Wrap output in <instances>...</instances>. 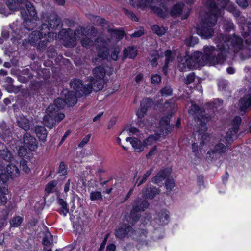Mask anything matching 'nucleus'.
Here are the masks:
<instances>
[{
  "instance_id": "obj_44",
  "label": "nucleus",
  "mask_w": 251,
  "mask_h": 251,
  "mask_svg": "<svg viewBox=\"0 0 251 251\" xmlns=\"http://www.w3.org/2000/svg\"><path fill=\"white\" fill-rule=\"evenodd\" d=\"M151 56L153 58L151 60V64L152 67H156L158 65V58L159 57V53L158 51L154 50L151 54Z\"/></svg>"
},
{
  "instance_id": "obj_14",
  "label": "nucleus",
  "mask_w": 251,
  "mask_h": 251,
  "mask_svg": "<svg viewBox=\"0 0 251 251\" xmlns=\"http://www.w3.org/2000/svg\"><path fill=\"white\" fill-rule=\"evenodd\" d=\"M22 16L24 20V25L26 29L28 31L33 30L37 26V24L35 19L29 18L25 10L21 11Z\"/></svg>"
},
{
  "instance_id": "obj_40",
  "label": "nucleus",
  "mask_w": 251,
  "mask_h": 251,
  "mask_svg": "<svg viewBox=\"0 0 251 251\" xmlns=\"http://www.w3.org/2000/svg\"><path fill=\"white\" fill-rule=\"evenodd\" d=\"M98 53L100 58L106 59L109 55V50L106 47L103 46L99 49Z\"/></svg>"
},
{
  "instance_id": "obj_13",
  "label": "nucleus",
  "mask_w": 251,
  "mask_h": 251,
  "mask_svg": "<svg viewBox=\"0 0 251 251\" xmlns=\"http://www.w3.org/2000/svg\"><path fill=\"white\" fill-rule=\"evenodd\" d=\"M71 88H72V87ZM74 90L75 91L69 90L64 93V100L67 102V105L69 107L73 106L76 103L77 97L80 98L82 97L79 96L78 92L75 88H74Z\"/></svg>"
},
{
  "instance_id": "obj_45",
  "label": "nucleus",
  "mask_w": 251,
  "mask_h": 251,
  "mask_svg": "<svg viewBox=\"0 0 251 251\" xmlns=\"http://www.w3.org/2000/svg\"><path fill=\"white\" fill-rule=\"evenodd\" d=\"M151 29L154 33L159 36H161L165 33V31L157 25H153L151 27Z\"/></svg>"
},
{
  "instance_id": "obj_64",
  "label": "nucleus",
  "mask_w": 251,
  "mask_h": 251,
  "mask_svg": "<svg viewBox=\"0 0 251 251\" xmlns=\"http://www.w3.org/2000/svg\"><path fill=\"white\" fill-rule=\"evenodd\" d=\"M157 148L156 146H154L146 154V157L147 159H149L153 155H155L157 152Z\"/></svg>"
},
{
  "instance_id": "obj_8",
  "label": "nucleus",
  "mask_w": 251,
  "mask_h": 251,
  "mask_svg": "<svg viewBox=\"0 0 251 251\" xmlns=\"http://www.w3.org/2000/svg\"><path fill=\"white\" fill-rule=\"evenodd\" d=\"M133 226L129 224L123 223L120 226H117L115 229L114 234L116 238L124 239L128 237L130 233H133Z\"/></svg>"
},
{
  "instance_id": "obj_61",
  "label": "nucleus",
  "mask_w": 251,
  "mask_h": 251,
  "mask_svg": "<svg viewBox=\"0 0 251 251\" xmlns=\"http://www.w3.org/2000/svg\"><path fill=\"white\" fill-rule=\"evenodd\" d=\"M234 28V25L231 22L227 21L225 24V30L227 32H229Z\"/></svg>"
},
{
  "instance_id": "obj_60",
  "label": "nucleus",
  "mask_w": 251,
  "mask_h": 251,
  "mask_svg": "<svg viewBox=\"0 0 251 251\" xmlns=\"http://www.w3.org/2000/svg\"><path fill=\"white\" fill-rule=\"evenodd\" d=\"M30 68L32 71L35 72L37 74L38 72H40V71L41 70V65L38 62H34L33 63L31 64Z\"/></svg>"
},
{
  "instance_id": "obj_15",
  "label": "nucleus",
  "mask_w": 251,
  "mask_h": 251,
  "mask_svg": "<svg viewBox=\"0 0 251 251\" xmlns=\"http://www.w3.org/2000/svg\"><path fill=\"white\" fill-rule=\"evenodd\" d=\"M66 105L67 102L64 99L57 98L54 100V103L50 105L48 108L50 110H52L56 113H62L60 110L63 109Z\"/></svg>"
},
{
  "instance_id": "obj_3",
  "label": "nucleus",
  "mask_w": 251,
  "mask_h": 251,
  "mask_svg": "<svg viewBox=\"0 0 251 251\" xmlns=\"http://www.w3.org/2000/svg\"><path fill=\"white\" fill-rule=\"evenodd\" d=\"M92 73L93 76L91 77L90 83L84 85L82 80L77 78L71 81V87L75 88L78 92L79 96L88 95L93 90L97 92L103 89L106 74L105 68L102 66H98L93 69Z\"/></svg>"
},
{
  "instance_id": "obj_43",
  "label": "nucleus",
  "mask_w": 251,
  "mask_h": 251,
  "mask_svg": "<svg viewBox=\"0 0 251 251\" xmlns=\"http://www.w3.org/2000/svg\"><path fill=\"white\" fill-rule=\"evenodd\" d=\"M20 0H7L6 4L9 9L11 10H16L20 4Z\"/></svg>"
},
{
  "instance_id": "obj_56",
  "label": "nucleus",
  "mask_w": 251,
  "mask_h": 251,
  "mask_svg": "<svg viewBox=\"0 0 251 251\" xmlns=\"http://www.w3.org/2000/svg\"><path fill=\"white\" fill-rule=\"evenodd\" d=\"M165 62L170 63L173 60L174 57L172 55V52L171 50L167 49L165 52Z\"/></svg>"
},
{
  "instance_id": "obj_24",
  "label": "nucleus",
  "mask_w": 251,
  "mask_h": 251,
  "mask_svg": "<svg viewBox=\"0 0 251 251\" xmlns=\"http://www.w3.org/2000/svg\"><path fill=\"white\" fill-rule=\"evenodd\" d=\"M184 4L182 2H177L174 4L171 9L170 15L173 17H177L182 13Z\"/></svg>"
},
{
  "instance_id": "obj_47",
  "label": "nucleus",
  "mask_w": 251,
  "mask_h": 251,
  "mask_svg": "<svg viewBox=\"0 0 251 251\" xmlns=\"http://www.w3.org/2000/svg\"><path fill=\"white\" fill-rule=\"evenodd\" d=\"M241 118L239 116H236L234 117L232 122V126L235 130H239L240 126L241 123Z\"/></svg>"
},
{
  "instance_id": "obj_52",
  "label": "nucleus",
  "mask_w": 251,
  "mask_h": 251,
  "mask_svg": "<svg viewBox=\"0 0 251 251\" xmlns=\"http://www.w3.org/2000/svg\"><path fill=\"white\" fill-rule=\"evenodd\" d=\"M196 75L194 72H191L187 75L185 80V83L189 85L193 83L195 79Z\"/></svg>"
},
{
  "instance_id": "obj_1",
  "label": "nucleus",
  "mask_w": 251,
  "mask_h": 251,
  "mask_svg": "<svg viewBox=\"0 0 251 251\" xmlns=\"http://www.w3.org/2000/svg\"><path fill=\"white\" fill-rule=\"evenodd\" d=\"M231 46L235 50H240L243 47V39L239 36L233 34L227 40H220L217 48L213 46H204L203 53L195 51L190 54L186 51L183 56L178 58L177 66L181 72L197 69L204 66L208 63L212 65L223 64L227 58Z\"/></svg>"
},
{
  "instance_id": "obj_18",
  "label": "nucleus",
  "mask_w": 251,
  "mask_h": 251,
  "mask_svg": "<svg viewBox=\"0 0 251 251\" xmlns=\"http://www.w3.org/2000/svg\"><path fill=\"white\" fill-rule=\"evenodd\" d=\"M205 110L200 111L197 117L198 121L200 122L198 126H201V130H202V128L204 130L207 129L206 124L211 120V116L209 115H204Z\"/></svg>"
},
{
  "instance_id": "obj_35",
  "label": "nucleus",
  "mask_w": 251,
  "mask_h": 251,
  "mask_svg": "<svg viewBox=\"0 0 251 251\" xmlns=\"http://www.w3.org/2000/svg\"><path fill=\"white\" fill-rule=\"evenodd\" d=\"M159 137L155 135H151L143 140V144L145 147L151 146L158 140Z\"/></svg>"
},
{
  "instance_id": "obj_11",
  "label": "nucleus",
  "mask_w": 251,
  "mask_h": 251,
  "mask_svg": "<svg viewBox=\"0 0 251 251\" xmlns=\"http://www.w3.org/2000/svg\"><path fill=\"white\" fill-rule=\"evenodd\" d=\"M160 190L158 188L153 186L150 184H147L143 189L142 196L146 199H153Z\"/></svg>"
},
{
  "instance_id": "obj_34",
  "label": "nucleus",
  "mask_w": 251,
  "mask_h": 251,
  "mask_svg": "<svg viewBox=\"0 0 251 251\" xmlns=\"http://www.w3.org/2000/svg\"><path fill=\"white\" fill-rule=\"evenodd\" d=\"M23 222V217L20 216H16L10 219L9 223L11 227H18L22 224Z\"/></svg>"
},
{
  "instance_id": "obj_26",
  "label": "nucleus",
  "mask_w": 251,
  "mask_h": 251,
  "mask_svg": "<svg viewBox=\"0 0 251 251\" xmlns=\"http://www.w3.org/2000/svg\"><path fill=\"white\" fill-rule=\"evenodd\" d=\"M45 37L39 30H33L29 36V42L32 46H36L40 40Z\"/></svg>"
},
{
  "instance_id": "obj_62",
  "label": "nucleus",
  "mask_w": 251,
  "mask_h": 251,
  "mask_svg": "<svg viewBox=\"0 0 251 251\" xmlns=\"http://www.w3.org/2000/svg\"><path fill=\"white\" fill-rule=\"evenodd\" d=\"M6 91L9 93H15L18 92V88L13 84H6L5 86Z\"/></svg>"
},
{
  "instance_id": "obj_27",
  "label": "nucleus",
  "mask_w": 251,
  "mask_h": 251,
  "mask_svg": "<svg viewBox=\"0 0 251 251\" xmlns=\"http://www.w3.org/2000/svg\"><path fill=\"white\" fill-rule=\"evenodd\" d=\"M123 53L124 57L134 59L137 56L138 51L134 46H130L125 48Z\"/></svg>"
},
{
  "instance_id": "obj_36",
  "label": "nucleus",
  "mask_w": 251,
  "mask_h": 251,
  "mask_svg": "<svg viewBox=\"0 0 251 251\" xmlns=\"http://www.w3.org/2000/svg\"><path fill=\"white\" fill-rule=\"evenodd\" d=\"M43 38H44V39L40 40L36 45L37 46V48L40 50H42L46 49V48L47 47L48 43L50 42L51 40V36H50V37L46 36L45 37H43Z\"/></svg>"
},
{
  "instance_id": "obj_10",
  "label": "nucleus",
  "mask_w": 251,
  "mask_h": 251,
  "mask_svg": "<svg viewBox=\"0 0 251 251\" xmlns=\"http://www.w3.org/2000/svg\"><path fill=\"white\" fill-rule=\"evenodd\" d=\"M226 146L222 143L216 144L213 149H210L207 152V158L210 160L216 158V155H222L226 151Z\"/></svg>"
},
{
  "instance_id": "obj_9",
  "label": "nucleus",
  "mask_w": 251,
  "mask_h": 251,
  "mask_svg": "<svg viewBox=\"0 0 251 251\" xmlns=\"http://www.w3.org/2000/svg\"><path fill=\"white\" fill-rule=\"evenodd\" d=\"M172 169L168 167L162 168L159 170L156 175L151 179V182L158 186H161L164 180L169 177L171 175Z\"/></svg>"
},
{
  "instance_id": "obj_42",
  "label": "nucleus",
  "mask_w": 251,
  "mask_h": 251,
  "mask_svg": "<svg viewBox=\"0 0 251 251\" xmlns=\"http://www.w3.org/2000/svg\"><path fill=\"white\" fill-rule=\"evenodd\" d=\"M31 151L27 147L25 146L20 147L18 150V155L21 157L27 158L28 157L29 152Z\"/></svg>"
},
{
  "instance_id": "obj_6",
  "label": "nucleus",
  "mask_w": 251,
  "mask_h": 251,
  "mask_svg": "<svg viewBox=\"0 0 251 251\" xmlns=\"http://www.w3.org/2000/svg\"><path fill=\"white\" fill-rule=\"evenodd\" d=\"M84 28L82 26L76 28L74 32L68 28L62 29L59 32L60 39L62 40L63 45L66 47H74L76 45V34L84 35Z\"/></svg>"
},
{
  "instance_id": "obj_29",
  "label": "nucleus",
  "mask_w": 251,
  "mask_h": 251,
  "mask_svg": "<svg viewBox=\"0 0 251 251\" xmlns=\"http://www.w3.org/2000/svg\"><path fill=\"white\" fill-rule=\"evenodd\" d=\"M40 72L36 75L35 77L38 79L42 78L44 80H47L49 79L51 76V73L50 69L43 68L41 69Z\"/></svg>"
},
{
  "instance_id": "obj_23",
  "label": "nucleus",
  "mask_w": 251,
  "mask_h": 251,
  "mask_svg": "<svg viewBox=\"0 0 251 251\" xmlns=\"http://www.w3.org/2000/svg\"><path fill=\"white\" fill-rule=\"evenodd\" d=\"M57 203L60 206L59 208L56 210V211L61 215L65 217L69 213V209L68 204L62 198H58L57 199Z\"/></svg>"
},
{
  "instance_id": "obj_54",
  "label": "nucleus",
  "mask_w": 251,
  "mask_h": 251,
  "mask_svg": "<svg viewBox=\"0 0 251 251\" xmlns=\"http://www.w3.org/2000/svg\"><path fill=\"white\" fill-rule=\"evenodd\" d=\"M153 11L155 14L160 18H165L166 14L162 8L157 6H154L153 8Z\"/></svg>"
},
{
  "instance_id": "obj_46",
  "label": "nucleus",
  "mask_w": 251,
  "mask_h": 251,
  "mask_svg": "<svg viewBox=\"0 0 251 251\" xmlns=\"http://www.w3.org/2000/svg\"><path fill=\"white\" fill-rule=\"evenodd\" d=\"M160 92L162 96H169L172 95L173 89L169 86H165L160 90Z\"/></svg>"
},
{
  "instance_id": "obj_41",
  "label": "nucleus",
  "mask_w": 251,
  "mask_h": 251,
  "mask_svg": "<svg viewBox=\"0 0 251 251\" xmlns=\"http://www.w3.org/2000/svg\"><path fill=\"white\" fill-rule=\"evenodd\" d=\"M1 157L7 162H10L13 159V156L9 151L7 149H3L0 151Z\"/></svg>"
},
{
  "instance_id": "obj_49",
  "label": "nucleus",
  "mask_w": 251,
  "mask_h": 251,
  "mask_svg": "<svg viewBox=\"0 0 251 251\" xmlns=\"http://www.w3.org/2000/svg\"><path fill=\"white\" fill-rule=\"evenodd\" d=\"M172 116V114H168L167 115L162 117L160 120V124L162 126H167L170 124V119Z\"/></svg>"
},
{
  "instance_id": "obj_12",
  "label": "nucleus",
  "mask_w": 251,
  "mask_h": 251,
  "mask_svg": "<svg viewBox=\"0 0 251 251\" xmlns=\"http://www.w3.org/2000/svg\"><path fill=\"white\" fill-rule=\"evenodd\" d=\"M24 146L27 147L30 151H35L38 148L36 139L29 133L26 132L23 137Z\"/></svg>"
},
{
  "instance_id": "obj_37",
  "label": "nucleus",
  "mask_w": 251,
  "mask_h": 251,
  "mask_svg": "<svg viewBox=\"0 0 251 251\" xmlns=\"http://www.w3.org/2000/svg\"><path fill=\"white\" fill-rule=\"evenodd\" d=\"M153 101L152 99L149 98H144L140 102V106L143 108L147 109L148 111L153 105Z\"/></svg>"
},
{
  "instance_id": "obj_2",
  "label": "nucleus",
  "mask_w": 251,
  "mask_h": 251,
  "mask_svg": "<svg viewBox=\"0 0 251 251\" xmlns=\"http://www.w3.org/2000/svg\"><path fill=\"white\" fill-rule=\"evenodd\" d=\"M20 174V171L17 166L12 163H9L6 166L0 165V205L4 207L0 212L1 217L8 219L9 214L12 210L10 204L5 205L7 202L6 195L8 194V185L7 181L9 179H13Z\"/></svg>"
},
{
  "instance_id": "obj_33",
  "label": "nucleus",
  "mask_w": 251,
  "mask_h": 251,
  "mask_svg": "<svg viewBox=\"0 0 251 251\" xmlns=\"http://www.w3.org/2000/svg\"><path fill=\"white\" fill-rule=\"evenodd\" d=\"M50 27L48 23H43L41 25L40 30L39 31L42 33L45 37L48 36V37H50L53 33L50 31Z\"/></svg>"
},
{
  "instance_id": "obj_59",
  "label": "nucleus",
  "mask_w": 251,
  "mask_h": 251,
  "mask_svg": "<svg viewBox=\"0 0 251 251\" xmlns=\"http://www.w3.org/2000/svg\"><path fill=\"white\" fill-rule=\"evenodd\" d=\"M22 74L23 75L27 76L28 79H31L34 76V75L31 72L29 68H25L22 70Z\"/></svg>"
},
{
  "instance_id": "obj_58",
  "label": "nucleus",
  "mask_w": 251,
  "mask_h": 251,
  "mask_svg": "<svg viewBox=\"0 0 251 251\" xmlns=\"http://www.w3.org/2000/svg\"><path fill=\"white\" fill-rule=\"evenodd\" d=\"M91 137V134H88L86 135L78 144V147L80 148H83L89 142Z\"/></svg>"
},
{
  "instance_id": "obj_38",
  "label": "nucleus",
  "mask_w": 251,
  "mask_h": 251,
  "mask_svg": "<svg viewBox=\"0 0 251 251\" xmlns=\"http://www.w3.org/2000/svg\"><path fill=\"white\" fill-rule=\"evenodd\" d=\"M90 199L91 201L100 200L101 201L103 200V196L101 191H92L90 193Z\"/></svg>"
},
{
  "instance_id": "obj_22",
  "label": "nucleus",
  "mask_w": 251,
  "mask_h": 251,
  "mask_svg": "<svg viewBox=\"0 0 251 251\" xmlns=\"http://www.w3.org/2000/svg\"><path fill=\"white\" fill-rule=\"evenodd\" d=\"M35 132L39 140L45 142L48 135V131L44 126H37L35 128Z\"/></svg>"
},
{
  "instance_id": "obj_25",
  "label": "nucleus",
  "mask_w": 251,
  "mask_h": 251,
  "mask_svg": "<svg viewBox=\"0 0 251 251\" xmlns=\"http://www.w3.org/2000/svg\"><path fill=\"white\" fill-rule=\"evenodd\" d=\"M238 131L239 130H235L234 129V127H232L226 132L225 136V140L226 141V143L227 146H231L234 138H237L236 135Z\"/></svg>"
},
{
  "instance_id": "obj_16",
  "label": "nucleus",
  "mask_w": 251,
  "mask_h": 251,
  "mask_svg": "<svg viewBox=\"0 0 251 251\" xmlns=\"http://www.w3.org/2000/svg\"><path fill=\"white\" fill-rule=\"evenodd\" d=\"M126 141H129L136 152H141L144 151L145 146L143 142L136 138L128 137L126 139Z\"/></svg>"
},
{
  "instance_id": "obj_48",
  "label": "nucleus",
  "mask_w": 251,
  "mask_h": 251,
  "mask_svg": "<svg viewBox=\"0 0 251 251\" xmlns=\"http://www.w3.org/2000/svg\"><path fill=\"white\" fill-rule=\"evenodd\" d=\"M199 42L197 37L191 36L189 39L185 40V44L188 47H193Z\"/></svg>"
},
{
  "instance_id": "obj_57",
  "label": "nucleus",
  "mask_w": 251,
  "mask_h": 251,
  "mask_svg": "<svg viewBox=\"0 0 251 251\" xmlns=\"http://www.w3.org/2000/svg\"><path fill=\"white\" fill-rule=\"evenodd\" d=\"M120 52L119 49L118 47H115L111 53L110 57L112 60L117 61L118 59V55Z\"/></svg>"
},
{
  "instance_id": "obj_32",
  "label": "nucleus",
  "mask_w": 251,
  "mask_h": 251,
  "mask_svg": "<svg viewBox=\"0 0 251 251\" xmlns=\"http://www.w3.org/2000/svg\"><path fill=\"white\" fill-rule=\"evenodd\" d=\"M57 173L60 174L59 176L61 179H64L66 177V176L67 175V166L64 162L61 161L60 163Z\"/></svg>"
},
{
  "instance_id": "obj_21",
  "label": "nucleus",
  "mask_w": 251,
  "mask_h": 251,
  "mask_svg": "<svg viewBox=\"0 0 251 251\" xmlns=\"http://www.w3.org/2000/svg\"><path fill=\"white\" fill-rule=\"evenodd\" d=\"M107 32L110 34L112 37L115 38L117 41L122 40L126 35V33L122 28H110L107 29Z\"/></svg>"
},
{
  "instance_id": "obj_7",
  "label": "nucleus",
  "mask_w": 251,
  "mask_h": 251,
  "mask_svg": "<svg viewBox=\"0 0 251 251\" xmlns=\"http://www.w3.org/2000/svg\"><path fill=\"white\" fill-rule=\"evenodd\" d=\"M47 114L43 118V123L44 125L50 129L53 128L56 125L57 122L62 121L65 117L63 113H56L52 110H49L47 107L46 109Z\"/></svg>"
},
{
  "instance_id": "obj_28",
  "label": "nucleus",
  "mask_w": 251,
  "mask_h": 251,
  "mask_svg": "<svg viewBox=\"0 0 251 251\" xmlns=\"http://www.w3.org/2000/svg\"><path fill=\"white\" fill-rule=\"evenodd\" d=\"M25 6L27 10V15L29 18L36 19L37 18V12L32 3L27 1L26 2Z\"/></svg>"
},
{
  "instance_id": "obj_30",
  "label": "nucleus",
  "mask_w": 251,
  "mask_h": 251,
  "mask_svg": "<svg viewBox=\"0 0 251 251\" xmlns=\"http://www.w3.org/2000/svg\"><path fill=\"white\" fill-rule=\"evenodd\" d=\"M241 35L246 38L251 35V19H250L242 26Z\"/></svg>"
},
{
  "instance_id": "obj_5",
  "label": "nucleus",
  "mask_w": 251,
  "mask_h": 251,
  "mask_svg": "<svg viewBox=\"0 0 251 251\" xmlns=\"http://www.w3.org/2000/svg\"><path fill=\"white\" fill-rule=\"evenodd\" d=\"M149 206V203L147 200H135L129 213L125 215L123 220L132 226H134L141 217V213L147 209Z\"/></svg>"
},
{
  "instance_id": "obj_17",
  "label": "nucleus",
  "mask_w": 251,
  "mask_h": 251,
  "mask_svg": "<svg viewBox=\"0 0 251 251\" xmlns=\"http://www.w3.org/2000/svg\"><path fill=\"white\" fill-rule=\"evenodd\" d=\"M239 105L241 111L246 112L251 107V95L249 94L242 97L239 101Z\"/></svg>"
},
{
  "instance_id": "obj_63",
  "label": "nucleus",
  "mask_w": 251,
  "mask_h": 251,
  "mask_svg": "<svg viewBox=\"0 0 251 251\" xmlns=\"http://www.w3.org/2000/svg\"><path fill=\"white\" fill-rule=\"evenodd\" d=\"M149 2V0H138L134 5L139 8L145 7Z\"/></svg>"
},
{
  "instance_id": "obj_31",
  "label": "nucleus",
  "mask_w": 251,
  "mask_h": 251,
  "mask_svg": "<svg viewBox=\"0 0 251 251\" xmlns=\"http://www.w3.org/2000/svg\"><path fill=\"white\" fill-rule=\"evenodd\" d=\"M18 125L20 128L25 131H28L30 129V121L25 117L21 118L20 120L18 121Z\"/></svg>"
},
{
  "instance_id": "obj_50",
  "label": "nucleus",
  "mask_w": 251,
  "mask_h": 251,
  "mask_svg": "<svg viewBox=\"0 0 251 251\" xmlns=\"http://www.w3.org/2000/svg\"><path fill=\"white\" fill-rule=\"evenodd\" d=\"M165 187L167 190L171 191L175 186V183L173 179L168 177L165 182Z\"/></svg>"
},
{
  "instance_id": "obj_39",
  "label": "nucleus",
  "mask_w": 251,
  "mask_h": 251,
  "mask_svg": "<svg viewBox=\"0 0 251 251\" xmlns=\"http://www.w3.org/2000/svg\"><path fill=\"white\" fill-rule=\"evenodd\" d=\"M57 181L56 180H53L47 183L45 186V191L48 194L53 193V189L56 186Z\"/></svg>"
},
{
  "instance_id": "obj_4",
  "label": "nucleus",
  "mask_w": 251,
  "mask_h": 251,
  "mask_svg": "<svg viewBox=\"0 0 251 251\" xmlns=\"http://www.w3.org/2000/svg\"><path fill=\"white\" fill-rule=\"evenodd\" d=\"M206 5L208 12L206 16L202 18L196 27L197 34L204 39L211 38L214 33L213 27L217 23L221 14V9L214 0H207Z\"/></svg>"
},
{
  "instance_id": "obj_55",
  "label": "nucleus",
  "mask_w": 251,
  "mask_h": 251,
  "mask_svg": "<svg viewBox=\"0 0 251 251\" xmlns=\"http://www.w3.org/2000/svg\"><path fill=\"white\" fill-rule=\"evenodd\" d=\"M147 109L140 106L139 108L136 111V115L139 119H141L144 117L147 112Z\"/></svg>"
},
{
  "instance_id": "obj_20",
  "label": "nucleus",
  "mask_w": 251,
  "mask_h": 251,
  "mask_svg": "<svg viewBox=\"0 0 251 251\" xmlns=\"http://www.w3.org/2000/svg\"><path fill=\"white\" fill-rule=\"evenodd\" d=\"M46 21L50 28L52 29H56L61 24V19L57 14L48 17Z\"/></svg>"
},
{
  "instance_id": "obj_19",
  "label": "nucleus",
  "mask_w": 251,
  "mask_h": 251,
  "mask_svg": "<svg viewBox=\"0 0 251 251\" xmlns=\"http://www.w3.org/2000/svg\"><path fill=\"white\" fill-rule=\"evenodd\" d=\"M157 222L161 226L167 225L170 221L169 212L166 209H162L158 213L157 218Z\"/></svg>"
},
{
  "instance_id": "obj_51",
  "label": "nucleus",
  "mask_w": 251,
  "mask_h": 251,
  "mask_svg": "<svg viewBox=\"0 0 251 251\" xmlns=\"http://www.w3.org/2000/svg\"><path fill=\"white\" fill-rule=\"evenodd\" d=\"M47 56L49 58H54L57 54V51L53 47L50 46L47 50Z\"/></svg>"
},
{
  "instance_id": "obj_53",
  "label": "nucleus",
  "mask_w": 251,
  "mask_h": 251,
  "mask_svg": "<svg viewBox=\"0 0 251 251\" xmlns=\"http://www.w3.org/2000/svg\"><path fill=\"white\" fill-rule=\"evenodd\" d=\"M161 77L158 74H154L151 75V81L152 84H158L161 82Z\"/></svg>"
}]
</instances>
